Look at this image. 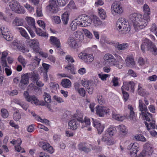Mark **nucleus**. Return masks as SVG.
<instances>
[{
    "label": "nucleus",
    "instance_id": "43",
    "mask_svg": "<svg viewBox=\"0 0 157 157\" xmlns=\"http://www.w3.org/2000/svg\"><path fill=\"white\" fill-rule=\"evenodd\" d=\"M13 116L14 120L16 121H18L21 118V115L18 110L14 112Z\"/></svg>",
    "mask_w": 157,
    "mask_h": 157
},
{
    "label": "nucleus",
    "instance_id": "31",
    "mask_svg": "<svg viewBox=\"0 0 157 157\" xmlns=\"http://www.w3.org/2000/svg\"><path fill=\"white\" fill-rule=\"evenodd\" d=\"M24 20L21 18L16 17L13 21L12 24L14 26L22 25L24 24Z\"/></svg>",
    "mask_w": 157,
    "mask_h": 157
},
{
    "label": "nucleus",
    "instance_id": "41",
    "mask_svg": "<svg viewBox=\"0 0 157 157\" xmlns=\"http://www.w3.org/2000/svg\"><path fill=\"white\" fill-rule=\"evenodd\" d=\"M113 117L116 120L120 121H123L126 118V116H121L119 114H113Z\"/></svg>",
    "mask_w": 157,
    "mask_h": 157
},
{
    "label": "nucleus",
    "instance_id": "47",
    "mask_svg": "<svg viewBox=\"0 0 157 157\" xmlns=\"http://www.w3.org/2000/svg\"><path fill=\"white\" fill-rule=\"evenodd\" d=\"M94 57L92 55L87 54V57L85 61L87 63H90L94 60Z\"/></svg>",
    "mask_w": 157,
    "mask_h": 157
},
{
    "label": "nucleus",
    "instance_id": "24",
    "mask_svg": "<svg viewBox=\"0 0 157 157\" xmlns=\"http://www.w3.org/2000/svg\"><path fill=\"white\" fill-rule=\"evenodd\" d=\"M125 62L126 65L128 67H132L135 64L132 55L128 56L125 60Z\"/></svg>",
    "mask_w": 157,
    "mask_h": 157
},
{
    "label": "nucleus",
    "instance_id": "50",
    "mask_svg": "<svg viewBox=\"0 0 157 157\" xmlns=\"http://www.w3.org/2000/svg\"><path fill=\"white\" fill-rule=\"evenodd\" d=\"M87 54L85 52H81L78 54V56L80 59L85 61L87 58Z\"/></svg>",
    "mask_w": 157,
    "mask_h": 157
},
{
    "label": "nucleus",
    "instance_id": "53",
    "mask_svg": "<svg viewBox=\"0 0 157 157\" xmlns=\"http://www.w3.org/2000/svg\"><path fill=\"white\" fill-rule=\"evenodd\" d=\"M98 76L101 79L102 81H105L106 78L109 76V75L105 74H98Z\"/></svg>",
    "mask_w": 157,
    "mask_h": 157
},
{
    "label": "nucleus",
    "instance_id": "29",
    "mask_svg": "<svg viewBox=\"0 0 157 157\" xmlns=\"http://www.w3.org/2000/svg\"><path fill=\"white\" fill-rule=\"evenodd\" d=\"M117 130L115 127L110 126L106 130V133L110 136H112L116 134Z\"/></svg>",
    "mask_w": 157,
    "mask_h": 157
},
{
    "label": "nucleus",
    "instance_id": "30",
    "mask_svg": "<svg viewBox=\"0 0 157 157\" xmlns=\"http://www.w3.org/2000/svg\"><path fill=\"white\" fill-rule=\"evenodd\" d=\"M131 85L132 88L134 86V82L133 81H129L128 82H123V85L121 87V91H125V90H129V85Z\"/></svg>",
    "mask_w": 157,
    "mask_h": 157
},
{
    "label": "nucleus",
    "instance_id": "57",
    "mask_svg": "<svg viewBox=\"0 0 157 157\" xmlns=\"http://www.w3.org/2000/svg\"><path fill=\"white\" fill-rule=\"evenodd\" d=\"M144 90L139 84L138 86V92L139 94L141 96H143L144 95Z\"/></svg>",
    "mask_w": 157,
    "mask_h": 157
},
{
    "label": "nucleus",
    "instance_id": "26",
    "mask_svg": "<svg viewBox=\"0 0 157 157\" xmlns=\"http://www.w3.org/2000/svg\"><path fill=\"white\" fill-rule=\"evenodd\" d=\"M8 55L7 52L4 51L2 53V56L1 58V63L3 67H8L7 65L6 61V58Z\"/></svg>",
    "mask_w": 157,
    "mask_h": 157
},
{
    "label": "nucleus",
    "instance_id": "4",
    "mask_svg": "<svg viewBox=\"0 0 157 157\" xmlns=\"http://www.w3.org/2000/svg\"><path fill=\"white\" fill-rule=\"evenodd\" d=\"M138 108L139 110L141 112L140 114L142 118L146 121H149L150 119L152 118V114L147 112V106L141 99L139 100Z\"/></svg>",
    "mask_w": 157,
    "mask_h": 157
},
{
    "label": "nucleus",
    "instance_id": "18",
    "mask_svg": "<svg viewBox=\"0 0 157 157\" xmlns=\"http://www.w3.org/2000/svg\"><path fill=\"white\" fill-rule=\"evenodd\" d=\"M1 33L4 38L7 41H11L13 40V36L8 29L3 28L1 29Z\"/></svg>",
    "mask_w": 157,
    "mask_h": 157
},
{
    "label": "nucleus",
    "instance_id": "52",
    "mask_svg": "<svg viewBox=\"0 0 157 157\" xmlns=\"http://www.w3.org/2000/svg\"><path fill=\"white\" fill-rule=\"evenodd\" d=\"M123 94V98L125 101H127L129 98V95L128 93L125 91H122Z\"/></svg>",
    "mask_w": 157,
    "mask_h": 157
},
{
    "label": "nucleus",
    "instance_id": "46",
    "mask_svg": "<svg viewBox=\"0 0 157 157\" xmlns=\"http://www.w3.org/2000/svg\"><path fill=\"white\" fill-rule=\"evenodd\" d=\"M135 138L136 140L139 141L145 142L146 141V139L141 134L136 135L135 136Z\"/></svg>",
    "mask_w": 157,
    "mask_h": 157
},
{
    "label": "nucleus",
    "instance_id": "48",
    "mask_svg": "<svg viewBox=\"0 0 157 157\" xmlns=\"http://www.w3.org/2000/svg\"><path fill=\"white\" fill-rule=\"evenodd\" d=\"M75 118L77 121H78V122H81L82 123H84V120H83V115L82 114H78L76 116L75 115Z\"/></svg>",
    "mask_w": 157,
    "mask_h": 157
},
{
    "label": "nucleus",
    "instance_id": "16",
    "mask_svg": "<svg viewBox=\"0 0 157 157\" xmlns=\"http://www.w3.org/2000/svg\"><path fill=\"white\" fill-rule=\"evenodd\" d=\"M39 146L41 147L45 151H46L48 152L52 153L53 152L52 147L50 144L46 142H40L39 143Z\"/></svg>",
    "mask_w": 157,
    "mask_h": 157
},
{
    "label": "nucleus",
    "instance_id": "10",
    "mask_svg": "<svg viewBox=\"0 0 157 157\" xmlns=\"http://www.w3.org/2000/svg\"><path fill=\"white\" fill-rule=\"evenodd\" d=\"M111 11L113 15L120 14L123 12V9L120 3H114L111 6Z\"/></svg>",
    "mask_w": 157,
    "mask_h": 157
},
{
    "label": "nucleus",
    "instance_id": "61",
    "mask_svg": "<svg viewBox=\"0 0 157 157\" xmlns=\"http://www.w3.org/2000/svg\"><path fill=\"white\" fill-rule=\"evenodd\" d=\"M147 79L151 81H155L157 79V76L156 75H153L148 77Z\"/></svg>",
    "mask_w": 157,
    "mask_h": 157
},
{
    "label": "nucleus",
    "instance_id": "25",
    "mask_svg": "<svg viewBox=\"0 0 157 157\" xmlns=\"http://www.w3.org/2000/svg\"><path fill=\"white\" fill-rule=\"evenodd\" d=\"M33 29L37 35L44 37L48 36V34L46 32L40 29L37 28L35 26V28Z\"/></svg>",
    "mask_w": 157,
    "mask_h": 157
},
{
    "label": "nucleus",
    "instance_id": "28",
    "mask_svg": "<svg viewBox=\"0 0 157 157\" xmlns=\"http://www.w3.org/2000/svg\"><path fill=\"white\" fill-rule=\"evenodd\" d=\"M92 22L95 26L97 27L101 25L102 23L100 18L96 16L93 15L91 18V22Z\"/></svg>",
    "mask_w": 157,
    "mask_h": 157
},
{
    "label": "nucleus",
    "instance_id": "3",
    "mask_svg": "<svg viewBox=\"0 0 157 157\" xmlns=\"http://www.w3.org/2000/svg\"><path fill=\"white\" fill-rule=\"evenodd\" d=\"M116 26L117 30L122 34H126L130 30L128 22L124 18H120L117 22Z\"/></svg>",
    "mask_w": 157,
    "mask_h": 157
},
{
    "label": "nucleus",
    "instance_id": "13",
    "mask_svg": "<svg viewBox=\"0 0 157 157\" xmlns=\"http://www.w3.org/2000/svg\"><path fill=\"white\" fill-rule=\"evenodd\" d=\"M139 144L136 143L131 144L128 147V149H130V155L132 157L136 156L137 153L139 150Z\"/></svg>",
    "mask_w": 157,
    "mask_h": 157
},
{
    "label": "nucleus",
    "instance_id": "1",
    "mask_svg": "<svg viewBox=\"0 0 157 157\" xmlns=\"http://www.w3.org/2000/svg\"><path fill=\"white\" fill-rule=\"evenodd\" d=\"M143 8L144 12L143 16L136 13H133L130 15V19L133 23L136 31H139L144 28L147 25V22L150 20L149 15L151 12L149 6L145 4L144 5Z\"/></svg>",
    "mask_w": 157,
    "mask_h": 157
},
{
    "label": "nucleus",
    "instance_id": "34",
    "mask_svg": "<svg viewBox=\"0 0 157 157\" xmlns=\"http://www.w3.org/2000/svg\"><path fill=\"white\" fill-rule=\"evenodd\" d=\"M29 77L28 73L24 74L21 77V82L24 85L28 84L29 83Z\"/></svg>",
    "mask_w": 157,
    "mask_h": 157
},
{
    "label": "nucleus",
    "instance_id": "17",
    "mask_svg": "<svg viewBox=\"0 0 157 157\" xmlns=\"http://www.w3.org/2000/svg\"><path fill=\"white\" fill-rule=\"evenodd\" d=\"M93 124L94 126L97 129L99 134H101L103 132L105 128L104 125L102 124L99 121L94 120Z\"/></svg>",
    "mask_w": 157,
    "mask_h": 157
},
{
    "label": "nucleus",
    "instance_id": "5",
    "mask_svg": "<svg viewBox=\"0 0 157 157\" xmlns=\"http://www.w3.org/2000/svg\"><path fill=\"white\" fill-rule=\"evenodd\" d=\"M78 149L80 151H83L88 153L90 152L91 149L96 150L98 151H100L101 149V147L99 146H95L93 147L90 144L86 143H80L78 145Z\"/></svg>",
    "mask_w": 157,
    "mask_h": 157
},
{
    "label": "nucleus",
    "instance_id": "63",
    "mask_svg": "<svg viewBox=\"0 0 157 157\" xmlns=\"http://www.w3.org/2000/svg\"><path fill=\"white\" fill-rule=\"evenodd\" d=\"M37 24L41 27L44 29H45V24L44 22L42 20H38L37 21Z\"/></svg>",
    "mask_w": 157,
    "mask_h": 157
},
{
    "label": "nucleus",
    "instance_id": "36",
    "mask_svg": "<svg viewBox=\"0 0 157 157\" xmlns=\"http://www.w3.org/2000/svg\"><path fill=\"white\" fill-rule=\"evenodd\" d=\"M118 44L116 48L119 50H124L127 49L128 47V44L126 43H124L122 44H119V43H117Z\"/></svg>",
    "mask_w": 157,
    "mask_h": 157
},
{
    "label": "nucleus",
    "instance_id": "6",
    "mask_svg": "<svg viewBox=\"0 0 157 157\" xmlns=\"http://www.w3.org/2000/svg\"><path fill=\"white\" fill-rule=\"evenodd\" d=\"M9 6L12 10L17 13L23 14L25 12V10L24 8L21 6L20 4L17 1H11L9 3Z\"/></svg>",
    "mask_w": 157,
    "mask_h": 157
},
{
    "label": "nucleus",
    "instance_id": "62",
    "mask_svg": "<svg viewBox=\"0 0 157 157\" xmlns=\"http://www.w3.org/2000/svg\"><path fill=\"white\" fill-rule=\"evenodd\" d=\"M75 4L74 2L73 1H71L70 2L69 4L67 6V7L69 9H74L75 7Z\"/></svg>",
    "mask_w": 157,
    "mask_h": 157
},
{
    "label": "nucleus",
    "instance_id": "32",
    "mask_svg": "<svg viewBox=\"0 0 157 157\" xmlns=\"http://www.w3.org/2000/svg\"><path fill=\"white\" fill-rule=\"evenodd\" d=\"M73 36L76 39L79 41H81L84 39L83 33L80 31L75 32L73 34Z\"/></svg>",
    "mask_w": 157,
    "mask_h": 157
},
{
    "label": "nucleus",
    "instance_id": "37",
    "mask_svg": "<svg viewBox=\"0 0 157 157\" xmlns=\"http://www.w3.org/2000/svg\"><path fill=\"white\" fill-rule=\"evenodd\" d=\"M128 109L130 111L129 118L133 120L135 118V113L134 111V108L131 105H129L128 106Z\"/></svg>",
    "mask_w": 157,
    "mask_h": 157
},
{
    "label": "nucleus",
    "instance_id": "23",
    "mask_svg": "<svg viewBox=\"0 0 157 157\" xmlns=\"http://www.w3.org/2000/svg\"><path fill=\"white\" fill-rule=\"evenodd\" d=\"M50 40L51 44L55 46L56 48L60 47V43L59 40L56 37L51 36L50 37Z\"/></svg>",
    "mask_w": 157,
    "mask_h": 157
},
{
    "label": "nucleus",
    "instance_id": "51",
    "mask_svg": "<svg viewBox=\"0 0 157 157\" xmlns=\"http://www.w3.org/2000/svg\"><path fill=\"white\" fill-rule=\"evenodd\" d=\"M85 35L89 38L91 39L93 37V36L92 33L88 30L85 29L83 30Z\"/></svg>",
    "mask_w": 157,
    "mask_h": 157
},
{
    "label": "nucleus",
    "instance_id": "8",
    "mask_svg": "<svg viewBox=\"0 0 157 157\" xmlns=\"http://www.w3.org/2000/svg\"><path fill=\"white\" fill-rule=\"evenodd\" d=\"M65 59L66 62L68 64L65 68L67 70H70V72L73 74H75V69L74 67V65L72 63L75 62L73 57L71 55H67L66 56Z\"/></svg>",
    "mask_w": 157,
    "mask_h": 157
},
{
    "label": "nucleus",
    "instance_id": "19",
    "mask_svg": "<svg viewBox=\"0 0 157 157\" xmlns=\"http://www.w3.org/2000/svg\"><path fill=\"white\" fill-rule=\"evenodd\" d=\"M81 19L83 20L84 22H81L79 23L80 26L84 27L89 25L91 22V19L88 16H82Z\"/></svg>",
    "mask_w": 157,
    "mask_h": 157
},
{
    "label": "nucleus",
    "instance_id": "56",
    "mask_svg": "<svg viewBox=\"0 0 157 157\" xmlns=\"http://www.w3.org/2000/svg\"><path fill=\"white\" fill-rule=\"evenodd\" d=\"M26 28L28 31L31 37L32 38L35 37L36 35L34 32L33 30V29L32 28H29V27H26Z\"/></svg>",
    "mask_w": 157,
    "mask_h": 157
},
{
    "label": "nucleus",
    "instance_id": "21",
    "mask_svg": "<svg viewBox=\"0 0 157 157\" xmlns=\"http://www.w3.org/2000/svg\"><path fill=\"white\" fill-rule=\"evenodd\" d=\"M25 20L27 22V25L26 27L29 28H35V20L34 18L29 17H25Z\"/></svg>",
    "mask_w": 157,
    "mask_h": 157
},
{
    "label": "nucleus",
    "instance_id": "44",
    "mask_svg": "<svg viewBox=\"0 0 157 157\" xmlns=\"http://www.w3.org/2000/svg\"><path fill=\"white\" fill-rule=\"evenodd\" d=\"M18 62L22 65L23 67H25L26 62V60L22 56L20 55L19 56L18 58Z\"/></svg>",
    "mask_w": 157,
    "mask_h": 157
},
{
    "label": "nucleus",
    "instance_id": "27",
    "mask_svg": "<svg viewBox=\"0 0 157 157\" xmlns=\"http://www.w3.org/2000/svg\"><path fill=\"white\" fill-rule=\"evenodd\" d=\"M70 14L67 12H65L61 16V19L63 24L64 25L67 24L69 19Z\"/></svg>",
    "mask_w": 157,
    "mask_h": 157
},
{
    "label": "nucleus",
    "instance_id": "33",
    "mask_svg": "<svg viewBox=\"0 0 157 157\" xmlns=\"http://www.w3.org/2000/svg\"><path fill=\"white\" fill-rule=\"evenodd\" d=\"M61 84L63 87L65 88H69L71 86V82L68 79L64 78L62 79Z\"/></svg>",
    "mask_w": 157,
    "mask_h": 157
},
{
    "label": "nucleus",
    "instance_id": "54",
    "mask_svg": "<svg viewBox=\"0 0 157 157\" xmlns=\"http://www.w3.org/2000/svg\"><path fill=\"white\" fill-rule=\"evenodd\" d=\"M59 6H64L68 2L67 0H56Z\"/></svg>",
    "mask_w": 157,
    "mask_h": 157
},
{
    "label": "nucleus",
    "instance_id": "55",
    "mask_svg": "<svg viewBox=\"0 0 157 157\" xmlns=\"http://www.w3.org/2000/svg\"><path fill=\"white\" fill-rule=\"evenodd\" d=\"M78 94L84 97L85 96L86 92L85 90L83 88H80L77 91Z\"/></svg>",
    "mask_w": 157,
    "mask_h": 157
},
{
    "label": "nucleus",
    "instance_id": "7",
    "mask_svg": "<svg viewBox=\"0 0 157 157\" xmlns=\"http://www.w3.org/2000/svg\"><path fill=\"white\" fill-rule=\"evenodd\" d=\"M144 123L151 135L153 136L157 137V132L154 130L155 128V121L154 119H150L149 121H144Z\"/></svg>",
    "mask_w": 157,
    "mask_h": 157
},
{
    "label": "nucleus",
    "instance_id": "64",
    "mask_svg": "<svg viewBox=\"0 0 157 157\" xmlns=\"http://www.w3.org/2000/svg\"><path fill=\"white\" fill-rule=\"evenodd\" d=\"M53 18L55 22L56 23L59 24L61 22V19L60 17L59 16H54L53 17Z\"/></svg>",
    "mask_w": 157,
    "mask_h": 157
},
{
    "label": "nucleus",
    "instance_id": "49",
    "mask_svg": "<svg viewBox=\"0 0 157 157\" xmlns=\"http://www.w3.org/2000/svg\"><path fill=\"white\" fill-rule=\"evenodd\" d=\"M1 114L2 117L4 118H7L8 116V113L7 110L5 109H2Z\"/></svg>",
    "mask_w": 157,
    "mask_h": 157
},
{
    "label": "nucleus",
    "instance_id": "42",
    "mask_svg": "<svg viewBox=\"0 0 157 157\" xmlns=\"http://www.w3.org/2000/svg\"><path fill=\"white\" fill-rule=\"evenodd\" d=\"M79 22H78L77 21H73L70 24L71 30L73 31H75L77 28V26H80Z\"/></svg>",
    "mask_w": 157,
    "mask_h": 157
},
{
    "label": "nucleus",
    "instance_id": "20",
    "mask_svg": "<svg viewBox=\"0 0 157 157\" xmlns=\"http://www.w3.org/2000/svg\"><path fill=\"white\" fill-rule=\"evenodd\" d=\"M69 128L72 130H75L80 126L79 122L76 119H73L69 122Z\"/></svg>",
    "mask_w": 157,
    "mask_h": 157
},
{
    "label": "nucleus",
    "instance_id": "9",
    "mask_svg": "<svg viewBox=\"0 0 157 157\" xmlns=\"http://www.w3.org/2000/svg\"><path fill=\"white\" fill-rule=\"evenodd\" d=\"M144 149L139 155L136 157H145L146 155H150L153 152V149L150 147L149 144L146 143L144 146Z\"/></svg>",
    "mask_w": 157,
    "mask_h": 157
},
{
    "label": "nucleus",
    "instance_id": "2",
    "mask_svg": "<svg viewBox=\"0 0 157 157\" xmlns=\"http://www.w3.org/2000/svg\"><path fill=\"white\" fill-rule=\"evenodd\" d=\"M24 96L28 102H31L32 103H34L36 105H45L48 108L49 111H53L51 109V105L50 104L52 100L51 97L49 94L46 92H44L43 96L45 102L43 101L42 102L41 104H39V101L35 96L29 95L28 92L27 91L24 92Z\"/></svg>",
    "mask_w": 157,
    "mask_h": 157
},
{
    "label": "nucleus",
    "instance_id": "60",
    "mask_svg": "<svg viewBox=\"0 0 157 157\" xmlns=\"http://www.w3.org/2000/svg\"><path fill=\"white\" fill-rule=\"evenodd\" d=\"M118 78L117 77H114L113 78L112 82L113 83V85L114 86H118Z\"/></svg>",
    "mask_w": 157,
    "mask_h": 157
},
{
    "label": "nucleus",
    "instance_id": "59",
    "mask_svg": "<svg viewBox=\"0 0 157 157\" xmlns=\"http://www.w3.org/2000/svg\"><path fill=\"white\" fill-rule=\"evenodd\" d=\"M25 7L27 9L30 13L34 11V8L30 5L26 3L25 6Z\"/></svg>",
    "mask_w": 157,
    "mask_h": 157
},
{
    "label": "nucleus",
    "instance_id": "14",
    "mask_svg": "<svg viewBox=\"0 0 157 157\" xmlns=\"http://www.w3.org/2000/svg\"><path fill=\"white\" fill-rule=\"evenodd\" d=\"M29 44L31 48L33 49L36 53H38L39 49V44L37 40L34 39L31 40L29 42Z\"/></svg>",
    "mask_w": 157,
    "mask_h": 157
},
{
    "label": "nucleus",
    "instance_id": "35",
    "mask_svg": "<svg viewBox=\"0 0 157 157\" xmlns=\"http://www.w3.org/2000/svg\"><path fill=\"white\" fill-rule=\"evenodd\" d=\"M17 29L18 30L19 32L22 36L27 39H29L30 38L29 36L24 29L22 27H18Z\"/></svg>",
    "mask_w": 157,
    "mask_h": 157
},
{
    "label": "nucleus",
    "instance_id": "11",
    "mask_svg": "<svg viewBox=\"0 0 157 157\" xmlns=\"http://www.w3.org/2000/svg\"><path fill=\"white\" fill-rule=\"evenodd\" d=\"M97 114L100 117H103L109 113L110 109L106 107L98 105L96 107Z\"/></svg>",
    "mask_w": 157,
    "mask_h": 157
},
{
    "label": "nucleus",
    "instance_id": "22",
    "mask_svg": "<svg viewBox=\"0 0 157 157\" xmlns=\"http://www.w3.org/2000/svg\"><path fill=\"white\" fill-rule=\"evenodd\" d=\"M152 44L151 41L147 39H146L143 41L142 43L141 46V49L142 51L144 52L146 48L151 47Z\"/></svg>",
    "mask_w": 157,
    "mask_h": 157
},
{
    "label": "nucleus",
    "instance_id": "38",
    "mask_svg": "<svg viewBox=\"0 0 157 157\" xmlns=\"http://www.w3.org/2000/svg\"><path fill=\"white\" fill-rule=\"evenodd\" d=\"M68 43L72 48H75L77 46L76 41L73 38H70L68 40Z\"/></svg>",
    "mask_w": 157,
    "mask_h": 157
},
{
    "label": "nucleus",
    "instance_id": "58",
    "mask_svg": "<svg viewBox=\"0 0 157 157\" xmlns=\"http://www.w3.org/2000/svg\"><path fill=\"white\" fill-rule=\"evenodd\" d=\"M84 122L85 123L86 127H88L90 124V120L89 118L85 117Z\"/></svg>",
    "mask_w": 157,
    "mask_h": 157
},
{
    "label": "nucleus",
    "instance_id": "40",
    "mask_svg": "<svg viewBox=\"0 0 157 157\" xmlns=\"http://www.w3.org/2000/svg\"><path fill=\"white\" fill-rule=\"evenodd\" d=\"M98 14L99 16L102 19H105L106 17V12L103 9H98Z\"/></svg>",
    "mask_w": 157,
    "mask_h": 157
},
{
    "label": "nucleus",
    "instance_id": "15",
    "mask_svg": "<svg viewBox=\"0 0 157 157\" xmlns=\"http://www.w3.org/2000/svg\"><path fill=\"white\" fill-rule=\"evenodd\" d=\"M49 2V9L50 11L52 13H57L59 11V9L56 1L54 0H50Z\"/></svg>",
    "mask_w": 157,
    "mask_h": 157
},
{
    "label": "nucleus",
    "instance_id": "12",
    "mask_svg": "<svg viewBox=\"0 0 157 157\" xmlns=\"http://www.w3.org/2000/svg\"><path fill=\"white\" fill-rule=\"evenodd\" d=\"M103 58L105 61H108L107 62H105V64H107V63H108L109 65L113 66L116 65L117 63L116 59L114 58L113 56L110 54H105Z\"/></svg>",
    "mask_w": 157,
    "mask_h": 157
},
{
    "label": "nucleus",
    "instance_id": "39",
    "mask_svg": "<svg viewBox=\"0 0 157 157\" xmlns=\"http://www.w3.org/2000/svg\"><path fill=\"white\" fill-rule=\"evenodd\" d=\"M117 127L119 130L120 133L123 135H125L128 132V130L125 125L121 124L119 125Z\"/></svg>",
    "mask_w": 157,
    "mask_h": 157
},
{
    "label": "nucleus",
    "instance_id": "45",
    "mask_svg": "<svg viewBox=\"0 0 157 157\" xmlns=\"http://www.w3.org/2000/svg\"><path fill=\"white\" fill-rule=\"evenodd\" d=\"M49 85L51 89L54 90H56L59 88L58 84L56 82H51L49 83Z\"/></svg>",
    "mask_w": 157,
    "mask_h": 157
}]
</instances>
